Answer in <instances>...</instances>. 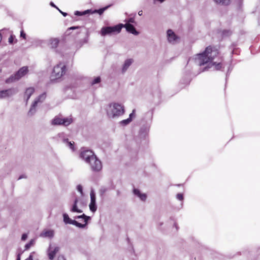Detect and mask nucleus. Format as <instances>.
<instances>
[{
    "label": "nucleus",
    "instance_id": "nucleus-20",
    "mask_svg": "<svg viewBox=\"0 0 260 260\" xmlns=\"http://www.w3.org/2000/svg\"><path fill=\"white\" fill-rule=\"evenodd\" d=\"M40 236L42 237H48L51 238L54 236V232L52 230L44 231L40 234Z\"/></svg>",
    "mask_w": 260,
    "mask_h": 260
},
{
    "label": "nucleus",
    "instance_id": "nucleus-16",
    "mask_svg": "<svg viewBox=\"0 0 260 260\" xmlns=\"http://www.w3.org/2000/svg\"><path fill=\"white\" fill-rule=\"evenodd\" d=\"M167 36L169 42L173 44L177 42L178 37L171 29H169L167 31Z\"/></svg>",
    "mask_w": 260,
    "mask_h": 260
},
{
    "label": "nucleus",
    "instance_id": "nucleus-41",
    "mask_svg": "<svg viewBox=\"0 0 260 260\" xmlns=\"http://www.w3.org/2000/svg\"><path fill=\"white\" fill-rule=\"evenodd\" d=\"M58 11L62 14L63 16H66L67 15V13L65 12H62L61 10H60L59 9H58Z\"/></svg>",
    "mask_w": 260,
    "mask_h": 260
},
{
    "label": "nucleus",
    "instance_id": "nucleus-43",
    "mask_svg": "<svg viewBox=\"0 0 260 260\" xmlns=\"http://www.w3.org/2000/svg\"><path fill=\"white\" fill-rule=\"evenodd\" d=\"M50 5L52 6V7H55L57 9H58V8L54 4V3L53 2H51L50 3Z\"/></svg>",
    "mask_w": 260,
    "mask_h": 260
},
{
    "label": "nucleus",
    "instance_id": "nucleus-32",
    "mask_svg": "<svg viewBox=\"0 0 260 260\" xmlns=\"http://www.w3.org/2000/svg\"><path fill=\"white\" fill-rule=\"evenodd\" d=\"M126 23H135V19L133 17L130 18L127 20H125Z\"/></svg>",
    "mask_w": 260,
    "mask_h": 260
},
{
    "label": "nucleus",
    "instance_id": "nucleus-44",
    "mask_svg": "<svg viewBox=\"0 0 260 260\" xmlns=\"http://www.w3.org/2000/svg\"><path fill=\"white\" fill-rule=\"evenodd\" d=\"M20 255H21L20 253H18L17 254L16 260H21Z\"/></svg>",
    "mask_w": 260,
    "mask_h": 260
},
{
    "label": "nucleus",
    "instance_id": "nucleus-25",
    "mask_svg": "<svg viewBox=\"0 0 260 260\" xmlns=\"http://www.w3.org/2000/svg\"><path fill=\"white\" fill-rule=\"evenodd\" d=\"M110 7V5H109V6H107L104 8H101V9H100L99 10H94V11L93 12H91V13H99L100 15H101L104 12L107 10L109 7Z\"/></svg>",
    "mask_w": 260,
    "mask_h": 260
},
{
    "label": "nucleus",
    "instance_id": "nucleus-48",
    "mask_svg": "<svg viewBox=\"0 0 260 260\" xmlns=\"http://www.w3.org/2000/svg\"><path fill=\"white\" fill-rule=\"evenodd\" d=\"M76 96L75 95V96H72L71 98H73V99H75V98H76Z\"/></svg>",
    "mask_w": 260,
    "mask_h": 260
},
{
    "label": "nucleus",
    "instance_id": "nucleus-11",
    "mask_svg": "<svg viewBox=\"0 0 260 260\" xmlns=\"http://www.w3.org/2000/svg\"><path fill=\"white\" fill-rule=\"evenodd\" d=\"M95 155L94 153L90 150H84L81 152L80 157L87 164L91 159V157Z\"/></svg>",
    "mask_w": 260,
    "mask_h": 260
},
{
    "label": "nucleus",
    "instance_id": "nucleus-31",
    "mask_svg": "<svg viewBox=\"0 0 260 260\" xmlns=\"http://www.w3.org/2000/svg\"><path fill=\"white\" fill-rule=\"evenodd\" d=\"M131 122L130 118L123 120L120 122V124L125 126L129 124Z\"/></svg>",
    "mask_w": 260,
    "mask_h": 260
},
{
    "label": "nucleus",
    "instance_id": "nucleus-17",
    "mask_svg": "<svg viewBox=\"0 0 260 260\" xmlns=\"http://www.w3.org/2000/svg\"><path fill=\"white\" fill-rule=\"evenodd\" d=\"M53 138L56 139L58 142H62L63 143L67 142V140H68L66 134L63 132L58 133Z\"/></svg>",
    "mask_w": 260,
    "mask_h": 260
},
{
    "label": "nucleus",
    "instance_id": "nucleus-27",
    "mask_svg": "<svg viewBox=\"0 0 260 260\" xmlns=\"http://www.w3.org/2000/svg\"><path fill=\"white\" fill-rule=\"evenodd\" d=\"M101 81V79L100 77H95L90 82V84L92 86H94L95 84L100 83Z\"/></svg>",
    "mask_w": 260,
    "mask_h": 260
},
{
    "label": "nucleus",
    "instance_id": "nucleus-39",
    "mask_svg": "<svg viewBox=\"0 0 260 260\" xmlns=\"http://www.w3.org/2000/svg\"><path fill=\"white\" fill-rule=\"evenodd\" d=\"M27 234H23L22 235L21 240L22 241H24V240H25L27 239Z\"/></svg>",
    "mask_w": 260,
    "mask_h": 260
},
{
    "label": "nucleus",
    "instance_id": "nucleus-34",
    "mask_svg": "<svg viewBox=\"0 0 260 260\" xmlns=\"http://www.w3.org/2000/svg\"><path fill=\"white\" fill-rule=\"evenodd\" d=\"M231 34V32L228 30H224L222 31L223 36H230Z\"/></svg>",
    "mask_w": 260,
    "mask_h": 260
},
{
    "label": "nucleus",
    "instance_id": "nucleus-33",
    "mask_svg": "<svg viewBox=\"0 0 260 260\" xmlns=\"http://www.w3.org/2000/svg\"><path fill=\"white\" fill-rule=\"evenodd\" d=\"M14 39L15 36L13 35H11L8 39L9 43L11 44H12L14 42Z\"/></svg>",
    "mask_w": 260,
    "mask_h": 260
},
{
    "label": "nucleus",
    "instance_id": "nucleus-13",
    "mask_svg": "<svg viewBox=\"0 0 260 260\" xmlns=\"http://www.w3.org/2000/svg\"><path fill=\"white\" fill-rule=\"evenodd\" d=\"M59 247L58 246H52L51 244L48 249V255L50 260H53L56 254L59 251Z\"/></svg>",
    "mask_w": 260,
    "mask_h": 260
},
{
    "label": "nucleus",
    "instance_id": "nucleus-10",
    "mask_svg": "<svg viewBox=\"0 0 260 260\" xmlns=\"http://www.w3.org/2000/svg\"><path fill=\"white\" fill-rule=\"evenodd\" d=\"M63 221L66 224H71L76 226L79 228H84L85 227V224H82L77 222L75 220H72L69 217V215L67 213L63 214Z\"/></svg>",
    "mask_w": 260,
    "mask_h": 260
},
{
    "label": "nucleus",
    "instance_id": "nucleus-28",
    "mask_svg": "<svg viewBox=\"0 0 260 260\" xmlns=\"http://www.w3.org/2000/svg\"><path fill=\"white\" fill-rule=\"evenodd\" d=\"M67 146L69 147L71 150H74V142L69 141V139L67 140V142L64 143Z\"/></svg>",
    "mask_w": 260,
    "mask_h": 260
},
{
    "label": "nucleus",
    "instance_id": "nucleus-38",
    "mask_svg": "<svg viewBox=\"0 0 260 260\" xmlns=\"http://www.w3.org/2000/svg\"><path fill=\"white\" fill-rule=\"evenodd\" d=\"M20 37H22L23 39L26 38V34L23 30H22L20 32Z\"/></svg>",
    "mask_w": 260,
    "mask_h": 260
},
{
    "label": "nucleus",
    "instance_id": "nucleus-14",
    "mask_svg": "<svg viewBox=\"0 0 260 260\" xmlns=\"http://www.w3.org/2000/svg\"><path fill=\"white\" fill-rule=\"evenodd\" d=\"M133 62L134 59L132 58H128L125 60L121 67V73L122 74L125 73Z\"/></svg>",
    "mask_w": 260,
    "mask_h": 260
},
{
    "label": "nucleus",
    "instance_id": "nucleus-36",
    "mask_svg": "<svg viewBox=\"0 0 260 260\" xmlns=\"http://www.w3.org/2000/svg\"><path fill=\"white\" fill-rule=\"evenodd\" d=\"M77 189L81 194H83V188L81 185H78L77 186Z\"/></svg>",
    "mask_w": 260,
    "mask_h": 260
},
{
    "label": "nucleus",
    "instance_id": "nucleus-23",
    "mask_svg": "<svg viewBox=\"0 0 260 260\" xmlns=\"http://www.w3.org/2000/svg\"><path fill=\"white\" fill-rule=\"evenodd\" d=\"M214 1L217 4L221 5H228L230 3V0H214Z\"/></svg>",
    "mask_w": 260,
    "mask_h": 260
},
{
    "label": "nucleus",
    "instance_id": "nucleus-1",
    "mask_svg": "<svg viewBox=\"0 0 260 260\" xmlns=\"http://www.w3.org/2000/svg\"><path fill=\"white\" fill-rule=\"evenodd\" d=\"M218 54L219 52L217 49H213L211 46H208L203 52L196 55L194 58L195 62L199 66L209 63L207 67L205 68L204 70L202 71H205L207 68H211L212 67L214 68V70H220L222 68V64L221 63L222 59L219 58L218 61H214Z\"/></svg>",
    "mask_w": 260,
    "mask_h": 260
},
{
    "label": "nucleus",
    "instance_id": "nucleus-2",
    "mask_svg": "<svg viewBox=\"0 0 260 260\" xmlns=\"http://www.w3.org/2000/svg\"><path fill=\"white\" fill-rule=\"evenodd\" d=\"M105 110L107 116L111 119L118 118L123 115L125 112L124 106L115 102L107 105Z\"/></svg>",
    "mask_w": 260,
    "mask_h": 260
},
{
    "label": "nucleus",
    "instance_id": "nucleus-30",
    "mask_svg": "<svg viewBox=\"0 0 260 260\" xmlns=\"http://www.w3.org/2000/svg\"><path fill=\"white\" fill-rule=\"evenodd\" d=\"M107 188L105 187H102L99 190L100 195L101 197H103L104 196V194L107 191Z\"/></svg>",
    "mask_w": 260,
    "mask_h": 260
},
{
    "label": "nucleus",
    "instance_id": "nucleus-21",
    "mask_svg": "<svg viewBox=\"0 0 260 260\" xmlns=\"http://www.w3.org/2000/svg\"><path fill=\"white\" fill-rule=\"evenodd\" d=\"M78 202V200L77 198H76L74 202V204L71 208L70 211L72 212H77V213H82V210L78 209L77 207V203Z\"/></svg>",
    "mask_w": 260,
    "mask_h": 260
},
{
    "label": "nucleus",
    "instance_id": "nucleus-26",
    "mask_svg": "<svg viewBox=\"0 0 260 260\" xmlns=\"http://www.w3.org/2000/svg\"><path fill=\"white\" fill-rule=\"evenodd\" d=\"M91 11V10H85V11H84L83 12H80V11H76L75 12V15H77V16H82V15H86L87 14L90 13Z\"/></svg>",
    "mask_w": 260,
    "mask_h": 260
},
{
    "label": "nucleus",
    "instance_id": "nucleus-40",
    "mask_svg": "<svg viewBox=\"0 0 260 260\" xmlns=\"http://www.w3.org/2000/svg\"><path fill=\"white\" fill-rule=\"evenodd\" d=\"M166 0H153L154 1V3H155V2H158L159 3H162L163 2H164Z\"/></svg>",
    "mask_w": 260,
    "mask_h": 260
},
{
    "label": "nucleus",
    "instance_id": "nucleus-18",
    "mask_svg": "<svg viewBox=\"0 0 260 260\" xmlns=\"http://www.w3.org/2000/svg\"><path fill=\"white\" fill-rule=\"evenodd\" d=\"M134 194L139 197L142 201H145L147 199V195L145 193H142L140 191L136 188L133 190Z\"/></svg>",
    "mask_w": 260,
    "mask_h": 260
},
{
    "label": "nucleus",
    "instance_id": "nucleus-29",
    "mask_svg": "<svg viewBox=\"0 0 260 260\" xmlns=\"http://www.w3.org/2000/svg\"><path fill=\"white\" fill-rule=\"evenodd\" d=\"M35 240L34 239H31L29 243H27L25 245V250H27L32 245H33L35 243Z\"/></svg>",
    "mask_w": 260,
    "mask_h": 260
},
{
    "label": "nucleus",
    "instance_id": "nucleus-9",
    "mask_svg": "<svg viewBox=\"0 0 260 260\" xmlns=\"http://www.w3.org/2000/svg\"><path fill=\"white\" fill-rule=\"evenodd\" d=\"M18 92L17 88H11L6 90L0 91V98L5 99L9 98L16 94Z\"/></svg>",
    "mask_w": 260,
    "mask_h": 260
},
{
    "label": "nucleus",
    "instance_id": "nucleus-7",
    "mask_svg": "<svg viewBox=\"0 0 260 260\" xmlns=\"http://www.w3.org/2000/svg\"><path fill=\"white\" fill-rule=\"evenodd\" d=\"M46 98V93H43L40 95L34 102L31 105L30 108L28 112V115L32 116L36 112V107L37 105L39 103H42Z\"/></svg>",
    "mask_w": 260,
    "mask_h": 260
},
{
    "label": "nucleus",
    "instance_id": "nucleus-37",
    "mask_svg": "<svg viewBox=\"0 0 260 260\" xmlns=\"http://www.w3.org/2000/svg\"><path fill=\"white\" fill-rule=\"evenodd\" d=\"M176 198L180 201H182L183 200V196L181 193H178L176 196Z\"/></svg>",
    "mask_w": 260,
    "mask_h": 260
},
{
    "label": "nucleus",
    "instance_id": "nucleus-4",
    "mask_svg": "<svg viewBox=\"0 0 260 260\" xmlns=\"http://www.w3.org/2000/svg\"><path fill=\"white\" fill-rule=\"evenodd\" d=\"M28 71V68L27 67H23L16 74L11 75L9 78L7 79L5 82L6 83L15 82L25 75Z\"/></svg>",
    "mask_w": 260,
    "mask_h": 260
},
{
    "label": "nucleus",
    "instance_id": "nucleus-47",
    "mask_svg": "<svg viewBox=\"0 0 260 260\" xmlns=\"http://www.w3.org/2000/svg\"><path fill=\"white\" fill-rule=\"evenodd\" d=\"M2 36L1 34L0 33V43H1V41H2Z\"/></svg>",
    "mask_w": 260,
    "mask_h": 260
},
{
    "label": "nucleus",
    "instance_id": "nucleus-12",
    "mask_svg": "<svg viewBox=\"0 0 260 260\" xmlns=\"http://www.w3.org/2000/svg\"><path fill=\"white\" fill-rule=\"evenodd\" d=\"M90 203L89 205L90 210L94 212L96 211L97 206L96 205V197L95 193L93 190H91L90 193Z\"/></svg>",
    "mask_w": 260,
    "mask_h": 260
},
{
    "label": "nucleus",
    "instance_id": "nucleus-5",
    "mask_svg": "<svg viewBox=\"0 0 260 260\" xmlns=\"http://www.w3.org/2000/svg\"><path fill=\"white\" fill-rule=\"evenodd\" d=\"M66 73V66L63 63H59L54 67L52 73V77L55 79H59Z\"/></svg>",
    "mask_w": 260,
    "mask_h": 260
},
{
    "label": "nucleus",
    "instance_id": "nucleus-35",
    "mask_svg": "<svg viewBox=\"0 0 260 260\" xmlns=\"http://www.w3.org/2000/svg\"><path fill=\"white\" fill-rule=\"evenodd\" d=\"M135 117V110L134 109L132 111V112L129 114V118L131 119V121H132V119L134 117Z\"/></svg>",
    "mask_w": 260,
    "mask_h": 260
},
{
    "label": "nucleus",
    "instance_id": "nucleus-22",
    "mask_svg": "<svg viewBox=\"0 0 260 260\" xmlns=\"http://www.w3.org/2000/svg\"><path fill=\"white\" fill-rule=\"evenodd\" d=\"M50 45L52 48H56L59 43V40L57 38L51 39L49 40Z\"/></svg>",
    "mask_w": 260,
    "mask_h": 260
},
{
    "label": "nucleus",
    "instance_id": "nucleus-45",
    "mask_svg": "<svg viewBox=\"0 0 260 260\" xmlns=\"http://www.w3.org/2000/svg\"><path fill=\"white\" fill-rule=\"evenodd\" d=\"M26 178V176H25V175H21V176L18 178V180H20V179H22V178Z\"/></svg>",
    "mask_w": 260,
    "mask_h": 260
},
{
    "label": "nucleus",
    "instance_id": "nucleus-8",
    "mask_svg": "<svg viewBox=\"0 0 260 260\" xmlns=\"http://www.w3.org/2000/svg\"><path fill=\"white\" fill-rule=\"evenodd\" d=\"M87 164L89 165L91 170L93 171L99 172L102 169V162L95 155L91 157V160Z\"/></svg>",
    "mask_w": 260,
    "mask_h": 260
},
{
    "label": "nucleus",
    "instance_id": "nucleus-3",
    "mask_svg": "<svg viewBox=\"0 0 260 260\" xmlns=\"http://www.w3.org/2000/svg\"><path fill=\"white\" fill-rule=\"evenodd\" d=\"M122 27V24H119L114 26L103 27L101 30V34L102 36H105L108 35L118 34L120 32Z\"/></svg>",
    "mask_w": 260,
    "mask_h": 260
},
{
    "label": "nucleus",
    "instance_id": "nucleus-19",
    "mask_svg": "<svg viewBox=\"0 0 260 260\" xmlns=\"http://www.w3.org/2000/svg\"><path fill=\"white\" fill-rule=\"evenodd\" d=\"M35 89L33 87H29L26 89L24 93V98L26 100V103L29 99L31 95L34 93Z\"/></svg>",
    "mask_w": 260,
    "mask_h": 260
},
{
    "label": "nucleus",
    "instance_id": "nucleus-15",
    "mask_svg": "<svg viewBox=\"0 0 260 260\" xmlns=\"http://www.w3.org/2000/svg\"><path fill=\"white\" fill-rule=\"evenodd\" d=\"M123 27H125L127 31L133 35H138L139 34V32L136 30L134 26L132 24L125 23L123 24Z\"/></svg>",
    "mask_w": 260,
    "mask_h": 260
},
{
    "label": "nucleus",
    "instance_id": "nucleus-42",
    "mask_svg": "<svg viewBox=\"0 0 260 260\" xmlns=\"http://www.w3.org/2000/svg\"><path fill=\"white\" fill-rule=\"evenodd\" d=\"M79 28V26H72L69 28L70 29H75Z\"/></svg>",
    "mask_w": 260,
    "mask_h": 260
},
{
    "label": "nucleus",
    "instance_id": "nucleus-24",
    "mask_svg": "<svg viewBox=\"0 0 260 260\" xmlns=\"http://www.w3.org/2000/svg\"><path fill=\"white\" fill-rule=\"evenodd\" d=\"M75 218H76V219L83 218L85 222L84 224H85V226H86L87 224V220L90 219V217L86 216L84 214H83L81 215H79V216H77L75 217Z\"/></svg>",
    "mask_w": 260,
    "mask_h": 260
},
{
    "label": "nucleus",
    "instance_id": "nucleus-46",
    "mask_svg": "<svg viewBox=\"0 0 260 260\" xmlns=\"http://www.w3.org/2000/svg\"><path fill=\"white\" fill-rule=\"evenodd\" d=\"M142 14H143V11H142V10H141V11H139V12H138V15H139V16H142Z\"/></svg>",
    "mask_w": 260,
    "mask_h": 260
},
{
    "label": "nucleus",
    "instance_id": "nucleus-6",
    "mask_svg": "<svg viewBox=\"0 0 260 260\" xmlns=\"http://www.w3.org/2000/svg\"><path fill=\"white\" fill-rule=\"evenodd\" d=\"M73 122L71 117H66L62 118L59 116H55L51 121L52 125H63L64 126H68Z\"/></svg>",
    "mask_w": 260,
    "mask_h": 260
}]
</instances>
